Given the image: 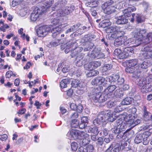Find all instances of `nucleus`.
<instances>
[{"label": "nucleus", "mask_w": 152, "mask_h": 152, "mask_svg": "<svg viewBox=\"0 0 152 152\" xmlns=\"http://www.w3.org/2000/svg\"><path fill=\"white\" fill-rule=\"evenodd\" d=\"M67 2L66 0H58L55 3L54 9H56L57 15L53 14V16L56 15L57 17L65 16L69 15L75 10L73 5H68L66 6Z\"/></svg>", "instance_id": "1"}, {"label": "nucleus", "mask_w": 152, "mask_h": 152, "mask_svg": "<svg viewBox=\"0 0 152 152\" xmlns=\"http://www.w3.org/2000/svg\"><path fill=\"white\" fill-rule=\"evenodd\" d=\"M106 31L108 35V38L111 40H113L124 34V31L119 27L117 26L108 27L106 29Z\"/></svg>", "instance_id": "2"}, {"label": "nucleus", "mask_w": 152, "mask_h": 152, "mask_svg": "<svg viewBox=\"0 0 152 152\" xmlns=\"http://www.w3.org/2000/svg\"><path fill=\"white\" fill-rule=\"evenodd\" d=\"M148 133L143 132L138 133L134 139V142L136 144H138L142 142L143 141V145H147L149 141L148 139Z\"/></svg>", "instance_id": "3"}, {"label": "nucleus", "mask_w": 152, "mask_h": 152, "mask_svg": "<svg viewBox=\"0 0 152 152\" xmlns=\"http://www.w3.org/2000/svg\"><path fill=\"white\" fill-rule=\"evenodd\" d=\"M145 80L140 79L138 82L139 88L141 92L143 93H146L152 91V83H146Z\"/></svg>", "instance_id": "4"}, {"label": "nucleus", "mask_w": 152, "mask_h": 152, "mask_svg": "<svg viewBox=\"0 0 152 152\" xmlns=\"http://www.w3.org/2000/svg\"><path fill=\"white\" fill-rule=\"evenodd\" d=\"M150 45H145L142 49L141 56L144 59H152V50Z\"/></svg>", "instance_id": "5"}, {"label": "nucleus", "mask_w": 152, "mask_h": 152, "mask_svg": "<svg viewBox=\"0 0 152 152\" xmlns=\"http://www.w3.org/2000/svg\"><path fill=\"white\" fill-rule=\"evenodd\" d=\"M107 95L102 94L100 92L94 94L91 98V100L95 102L101 103L105 102L108 97Z\"/></svg>", "instance_id": "6"}, {"label": "nucleus", "mask_w": 152, "mask_h": 152, "mask_svg": "<svg viewBox=\"0 0 152 152\" xmlns=\"http://www.w3.org/2000/svg\"><path fill=\"white\" fill-rule=\"evenodd\" d=\"M77 43L74 42L70 43V48H71V56L72 58L75 57L83 50V48L81 47H77Z\"/></svg>", "instance_id": "7"}, {"label": "nucleus", "mask_w": 152, "mask_h": 152, "mask_svg": "<svg viewBox=\"0 0 152 152\" xmlns=\"http://www.w3.org/2000/svg\"><path fill=\"white\" fill-rule=\"evenodd\" d=\"M105 114V112H100L98 114L97 118L93 121L94 125L97 126L100 123H102L103 126H104L107 123V121L105 119L106 118Z\"/></svg>", "instance_id": "8"}, {"label": "nucleus", "mask_w": 152, "mask_h": 152, "mask_svg": "<svg viewBox=\"0 0 152 152\" xmlns=\"http://www.w3.org/2000/svg\"><path fill=\"white\" fill-rule=\"evenodd\" d=\"M91 40V38L90 36H88V35H85L80 40V42L83 45H89V46L88 47H86V48L84 49L85 51L90 50L93 47V44L89 42Z\"/></svg>", "instance_id": "9"}, {"label": "nucleus", "mask_w": 152, "mask_h": 152, "mask_svg": "<svg viewBox=\"0 0 152 152\" xmlns=\"http://www.w3.org/2000/svg\"><path fill=\"white\" fill-rule=\"evenodd\" d=\"M88 59V56H85L84 54L82 53L79 54L76 58V65L78 66H80L86 62Z\"/></svg>", "instance_id": "10"}, {"label": "nucleus", "mask_w": 152, "mask_h": 152, "mask_svg": "<svg viewBox=\"0 0 152 152\" xmlns=\"http://www.w3.org/2000/svg\"><path fill=\"white\" fill-rule=\"evenodd\" d=\"M91 83L93 85H102L105 86L108 83L107 81L105 80L104 77H96L93 79L91 82Z\"/></svg>", "instance_id": "11"}, {"label": "nucleus", "mask_w": 152, "mask_h": 152, "mask_svg": "<svg viewBox=\"0 0 152 152\" xmlns=\"http://www.w3.org/2000/svg\"><path fill=\"white\" fill-rule=\"evenodd\" d=\"M121 118H122L123 121H125L129 124L131 126L134 122V119H135V117L132 114L127 115L126 113H124L121 115Z\"/></svg>", "instance_id": "12"}, {"label": "nucleus", "mask_w": 152, "mask_h": 152, "mask_svg": "<svg viewBox=\"0 0 152 152\" xmlns=\"http://www.w3.org/2000/svg\"><path fill=\"white\" fill-rule=\"evenodd\" d=\"M42 13L43 12H42L40 9L37 7H36L31 15V20L33 21H35L39 17V15L42 14Z\"/></svg>", "instance_id": "13"}, {"label": "nucleus", "mask_w": 152, "mask_h": 152, "mask_svg": "<svg viewBox=\"0 0 152 152\" xmlns=\"http://www.w3.org/2000/svg\"><path fill=\"white\" fill-rule=\"evenodd\" d=\"M53 2V0H45L40 8L42 12H45L52 5Z\"/></svg>", "instance_id": "14"}, {"label": "nucleus", "mask_w": 152, "mask_h": 152, "mask_svg": "<svg viewBox=\"0 0 152 152\" xmlns=\"http://www.w3.org/2000/svg\"><path fill=\"white\" fill-rule=\"evenodd\" d=\"M116 23L118 25H124L128 23V20L124 16L121 15L115 18Z\"/></svg>", "instance_id": "15"}, {"label": "nucleus", "mask_w": 152, "mask_h": 152, "mask_svg": "<svg viewBox=\"0 0 152 152\" xmlns=\"http://www.w3.org/2000/svg\"><path fill=\"white\" fill-rule=\"evenodd\" d=\"M142 109L144 112L143 117L144 120L145 121H152V115L151 113L147 111L146 107L144 106Z\"/></svg>", "instance_id": "16"}, {"label": "nucleus", "mask_w": 152, "mask_h": 152, "mask_svg": "<svg viewBox=\"0 0 152 152\" xmlns=\"http://www.w3.org/2000/svg\"><path fill=\"white\" fill-rule=\"evenodd\" d=\"M105 113L106 118L105 120L107 121V123L108 121L113 122L115 120V116H114L112 111H107Z\"/></svg>", "instance_id": "17"}, {"label": "nucleus", "mask_w": 152, "mask_h": 152, "mask_svg": "<svg viewBox=\"0 0 152 152\" xmlns=\"http://www.w3.org/2000/svg\"><path fill=\"white\" fill-rule=\"evenodd\" d=\"M90 140L89 137V134H86V137L80 140L78 142L80 145L85 146L87 144H88L90 142Z\"/></svg>", "instance_id": "18"}, {"label": "nucleus", "mask_w": 152, "mask_h": 152, "mask_svg": "<svg viewBox=\"0 0 152 152\" xmlns=\"http://www.w3.org/2000/svg\"><path fill=\"white\" fill-rule=\"evenodd\" d=\"M116 123L119 129L121 130V132L123 131V129H125L126 127V125L124 122H123L122 118H120L117 120L116 121Z\"/></svg>", "instance_id": "19"}, {"label": "nucleus", "mask_w": 152, "mask_h": 152, "mask_svg": "<svg viewBox=\"0 0 152 152\" xmlns=\"http://www.w3.org/2000/svg\"><path fill=\"white\" fill-rule=\"evenodd\" d=\"M137 31V29L134 31L133 32V35L134 36V37L135 38L137 39L140 42V44H142L141 42H144V39H143L142 36L141 35L140 32H137V34H136L135 32Z\"/></svg>", "instance_id": "20"}, {"label": "nucleus", "mask_w": 152, "mask_h": 152, "mask_svg": "<svg viewBox=\"0 0 152 152\" xmlns=\"http://www.w3.org/2000/svg\"><path fill=\"white\" fill-rule=\"evenodd\" d=\"M85 131L86 132H90L94 134H98L99 132L98 127H94L93 128L88 126L85 128Z\"/></svg>", "instance_id": "21"}, {"label": "nucleus", "mask_w": 152, "mask_h": 152, "mask_svg": "<svg viewBox=\"0 0 152 152\" xmlns=\"http://www.w3.org/2000/svg\"><path fill=\"white\" fill-rule=\"evenodd\" d=\"M71 81L69 79H66L62 80L60 83V86L62 88H66L69 86Z\"/></svg>", "instance_id": "22"}, {"label": "nucleus", "mask_w": 152, "mask_h": 152, "mask_svg": "<svg viewBox=\"0 0 152 152\" xmlns=\"http://www.w3.org/2000/svg\"><path fill=\"white\" fill-rule=\"evenodd\" d=\"M78 131L75 130H72L69 133L67 134L69 135L70 139H77V134Z\"/></svg>", "instance_id": "23"}, {"label": "nucleus", "mask_w": 152, "mask_h": 152, "mask_svg": "<svg viewBox=\"0 0 152 152\" xmlns=\"http://www.w3.org/2000/svg\"><path fill=\"white\" fill-rule=\"evenodd\" d=\"M116 87L114 85H111L105 89V91L107 92V96H112L113 92L116 88Z\"/></svg>", "instance_id": "24"}, {"label": "nucleus", "mask_w": 152, "mask_h": 152, "mask_svg": "<svg viewBox=\"0 0 152 152\" xmlns=\"http://www.w3.org/2000/svg\"><path fill=\"white\" fill-rule=\"evenodd\" d=\"M61 26H59L58 27L53 28L51 30V32L53 34L52 36L55 37L57 34H59L62 30Z\"/></svg>", "instance_id": "25"}, {"label": "nucleus", "mask_w": 152, "mask_h": 152, "mask_svg": "<svg viewBox=\"0 0 152 152\" xmlns=\"http://www.w3.org/2000/svg\"><path fill=\"white\" fill-rule=\"evenodd\" d=\"M118 75H113V76H109L107 77V80L110 83L115 82L117 81V79L118 78Z\"/></svg>", "instance_id": "26"}, {"label": "nucleus", "mask_w": 152, "mask_h": 152, "mask_svg": "<svg viewBox=\"0 0 152 152\" xmlns=\"http://www.w3.org/2000/svg\"><path fill=\"white\" fill-rule=\"evenodd\" d=\"M133 99L130 97L126 98L121 102L123 105H128L130 104L133 101Z\"/></svg>", "instance_id": "27"}, {"label": "nucleus", "mask_w": 152, "mask_h": 152, "mask_svg": "<svg viewBox=\"0 0 152 152\" xmlns=\"http://www.w3.org/2000/svg\"><path fill=\"white\" fill-rule=\"evenodd\" d=\"M139 66V67H140ZM141 71L140 69L138 68V69L136 68V69L133 74L132 77L135 78H139L141 76Z\"/></svg>", "instance_id": "28"}, {"label": "nucleus", "mask_w": 152, "mask_h": 152, "mask_svg": "<svg viewBox=\"0 0 152 152\" xmlns=\"http://www.w3.org/2000/svg\"><path fill=\"white\" fill-rule=\"evenodd\" d=\"M113 94V95L115 97L120 98L123 96L124 92L121 89H117Z\"/></svg>", "instance_id": "29"}, {"label": "nucleus", "mask_w": 152, "mask_h": 152, "mask_svg": "<svg viewBox=\"0 0 152 152\" xmlns=\"http://www.w3.org/2000/svg\"><path fill=\"white\" fill-rule=\"evenodd\" d=\"M121 37H118L115 39L114 44L115 45L119 46L123 44V37L121 38Z\"/></svg>", "instance_id": "30"}, {"label": "nucleus", "mask_w": 152, "mask_h": 152, "mask_svg": "<svg viewBox=\"0 0 152 152\" xmlns=\"http://www.w3.org/2000/svg\"><path fill=\"white\" fill-rule=\"evenodd\" d=\"M44 29L43 27H39L37 31V35L39 37H44L46 35Z\"/></svg>", "instance_id": "31"}, {"label": "nucleus", "mask_w": 152, "mask_h": 152, "mask_svg": "<svg viewBox=\"0 0 152 152\" xmlns=\"http://www.w3.org/2000/svg\"><path fill=\"white\" fill-rule=\"evenodd\" d=\"M111 24V22L108 19H105L102 20L101 23V26L102 28H105Z\"/></svg>", "instance_id": "32"}, {"label": "nucleus", "mask_w": 152, "mask_h": 152, "mask_svg": "<svg viewBox=\"0 0 152 152\" xmlns=\"http://www.w3.org/2000/svg\"><path fill=\"white\" fill-rule=\"evenodd\" d=\"M113 3V1L112 0H110L105 2L103 4H102V7L104 10L106 9L107 7H110V5H111Z\"/></svg>", "instance_id": "33"}, {"label": "nucleus", "mask_w": 152, "mask_h": 152, "mask_svg": "<svg viewBox=\"0 0 152 152\" xmlns=\"http://www.w3.org/2000/svg\"><path fill=\"white\" fill-rule=\"evenodd\" d=\"M60 41L61 40L56 39L50 42V44L51 46L56 47L62 43V42Z\"/></svg>", "instance_id": "34"}, {"label": "nucleus", "mask_w": 152, "mask_h": 152, "mask_svg": "<svg viewBox=\"0 0 152 152\" xmlns=\"http://www.w3.org/2000/svg\"><path fill=\"white\" fill-rule=\"evenodd\" d=\"M115 7L110 5V7H107L106 9L104 10V11L105 14L109 15L114 12Z\"/></svg>", "instance_id": "35"}, {"label": "nucleus", "mask_w": 152, "mask_h": 152, "mask_svg": "<svg viewBox=\"0 0 152 152\" xmlns=\"http://www.w3.org/2000/svg\"><path fill=\"white\" fill-rule=\"evenodd\" d=\"M89 72L86 74V76L88 77L94 76L99 74V72L96 70H90Z\"/></svg>", "instance_id": "36"}, {"label": "nucleus", "mask_w": 152, "mask_h": 152, "mask_svg": "<svg viewBox=\"0 0 152 152\" xmlns=\"http://www.w3.org/2000/svg\"><path fill=\"white\" fill-rule=\"evenodd\" d=\"M144 41V43H145L146 44H148L152 41V33L148 34L146 38L145 37Z\"/></svg>", "instance_id": "37"}, {"label": "nucleus", "mask_w": 152, "mask_h": 152, "mask_svg": "<svg viewBox=\"0 0 152 152\" xmlns=\"http://www.w3.org/2000/svg\"><path fill=\"white\" fill-rule=\"evenodd\" d=\"M137 59H132L128 61V65L129 66L134 67L137 65Z\"/></svg>", "instance_id": "38"}, {"label": "nucleus", "mask_w": 152, "mask_h": 152, "mask_svg": "<svg viewBox=\"0 0 152 152\" xmlns=\"http://www.w3.org/2000/svg\"><path fill=\"white\" fill-rule=\"evenodd\" d=\"M136 21L138 23H141L143 22L145 19L140 14H137L136 16Z\"/></svg>", "instance_id": "39"}, {"label": "nucleus", "mask_w": 152, "mask_h": 152, "mask_svg": "<svg viewBox=\"0 0 152 152\" xmlns=\"http://www.w3.org/2000/svg\"><path fill=\"white\" fill-rule=\"evenodd\" d=\"M79 121L76 119L72 120L71 124V126L72 128H78L79 126Z\"/></svg>", "instance_id": "40"}, {"label": "nucleus", "mask_w": 152, "mask_h": 152, "mask_svg": "<svg viewBox=\"0 0 152 152\" xmlns=\"http://www.w3.org/2000/svg\"><path fill=\"white\" fill-rule=\"evenodd\" d=\"M124 51L126 53L128 54V56L131 55L134 53L133 49L131 47H127L124 49Z\"/></svg>", "instance_id": "41"}, {"label": "nucleus", "mask_w": 152, "mask_h": 152, "mask_svg": "<svg viewBox=\"0 0 152 152\" xmlns=\"http://www.w3.org/2000/svg\"><path fill=\"white\" fill-rule=\"evenodd\" d=\"M112 125H113V127H112L111 130L113 133L115 134H117L118 133H119L120 132H121V130L119 129L117 125V124H115V126H114V125L113 124Z\"/></svg>", "instance_id": "42"}, {"label": "nucleus", "mask_w": 152, "mask_h": 152, "mask_svg": "<svg viewBox=\"0 0 152 152\" xmlns=\"http://www.w3.org/2000/svg\"><path fill=\"white\" fill-rule=\"evenodd\" d=\"M91 64V62L85 64L84 65L85 69L88 70H92L93 69Z\"/></svg>", "instance_id": "43"}, {"label": "nucleus", "mask_w": 152, "mask_h": 152, "mask_svg": "<svg viewBox=\"0 0 152 152\" xmlns=\"http://www.w3.org/2000/svg\"><path fill=\"white\" fill-rule=\"evenodd\" d=\"M77 139L80 140L86 137V134H88L83 132H78L77 134Z\"/></svg>", "instance_id": "44"}, {"label": "nucleus", "mask_w": 152, "mask_h": 152, "mask_svg": "<svg viewBox=\"0 0 152 152\" xmlns=\"http://www.w3.org/2000/svg\"><path fill=\"white\" fill-rule=\"evenodd\" d=\"M91 64L93 69H94L97 68L98 67L100 66L101 65V63L100 62L96 61H91Z\"/></svg>", "instance_id": "45"}, {"label": "nucleus", "mask_w": 152, "mask_h": 152, "mask_svg": "<svg viewBox=\"0 0 152 152\" xmlns=\"http://www.w3.org/2000/svg\"><path fill=\"white\" fill-rule=\"evenodd\" d=\"M134 67L130 66L126 67L125 69L126 72L128 73H132L134 72L135 69Z\"/></svg>", "instance_id": "46"}, {"label": "nucleus", "mask_w": 152, "mask_h": 152, "mask_svg": "<svg viewBox=\"0 0 152 152\" xmlns=\"http://www.w3.org/2000/svg\"><path fill=\"white\" fill-rule=\"evenodd\" d=\"M123 15H122L124 16V17H129L131 16V12L130 11H129L128 8L123 10Z\"/></svg>", "instance_id": "47"}, {"label": "nucleus", "mask_w": 152, "mask_h": 152, "mask_svg": "<svg viewBox=\"0 0 152 152\" xmlns=\"http://www.w3.org/2000/svg\"><path fill=\"white\" fill-rule=\"evenodd\" d=\"M121 143H117L114 146V152H119L121 149Z\"/></svg>", "instance_id": "48"}, {"label": "nucleus", "mask_w": 152, "mask_h": 152, "mask_svg": "<svg viewBox=\"0 0 152 152\" xmlns=\"http://www.w3.org/2000/svg\"><path fill=\"white\" fill-rule=\"evenodd\" d=\"M140 32V33L139 34H140L142 36V38L143 39H144V34H145L146 32V30L145 29H141L140 28H137V31L135 32V33H137V32ZM137 34V33H136Z\"/></svg>", "instance_id": "49"}, {"label": "nucleus", "mask_w": 152, "mask_h": 152, "mask_svg": "<svg viewBox=\"0 0 152 152\" xmlns=\"http://www.w3.org/2000/svg\"><path fill=\"white\" fill-rule=\"evenodd\" d=\"M129 56L128 54L126 53L124 50L122 52H121V54L119 55V58L120 59L126 58H127Z\"/></svg>", "instance_id": "50"}, {"label": "nucleus", "mask_w": 152, "mask_h": 152, "mask_svg": "<svg viewBox=\"0 0 152 152\" xmlns=\"http://www.w3.org/2000/svg\"><path fill=\"white\" fill-rule=\"evenodd\" d=\"M112 68V65L111 64H105L103 68V70L104 71H106L107 70H110Z\"/></svg>", "instance_id": "51"}, {"label": "nucleus", "mask_w": 152, "mask_h": 152, "mask_svg": "<svg viewBox=\"0 0 152 152\" xmlns=\"http://www.w3.org/2000/svg\"><path fill=\"white\" fill-rule=\"evenodd\" d=\"M78 81L77 80H73L71 84L72 88H78Z\"/></svg>", "instance_id": "52"}, {"label": "nucleus", "mask_w": 152, "mask_h": 152, "mask_svg": "<svg viewBox=\"0 0 152 152\" xmlns=\"http://www.w3.org/2000/svg\"><path fill=\"white\" fill-rule=\"evenodd\" d=\"M86 5L88 7H93L97 6L98 3L96 1H94L91 3H87L86 4Z\"/></svg>", "instance_id": "53"}, {"label": "nucleus", "mask_w": 152, "mask_h": 152, "mask_svg": "<svg viewBox=\"0 0 152 152\" xmlns=\"http://www.w3.org/2000/svg\"><path fill=\"white\" fill-rule=\"evenodd\" d=\"M142 5L143 7L144 8V13L147 12L148 10V3L144 1L142 2Z\"/></svg>", "instance_id": "54"}, {"label": "nucleus", "mask_w": 152, "mask_h": 152, "mask_svg": "<svg viewBox=\"0 0 152 152\" xmlns=\"http://www.w3.org/2000/svg\"><path fill=\"white\" fill-rule=\"evenodd\" d=\"M149 66V64H148L147 61H145L143 62L140 65L141 68L142 69H145L147 68Z\"/></svg>", "instance_id": "55"}, {"label": "nucleus", "mask_w": 152, "mask_h": 152, "mask_svg": "<svg viewBox=\"0 0 152 152\" xmlns=\"http://www.w3.org/2000/svg\"><path fill=\"white\" fill-rule=\"evenodd\" d=\"M134 122L133 123V124H132L131 126L133 127L134 126L139 124H140L142 121V119L141 118L137 119L136 120L134 119Z\"/></svg>", "instance_id": "56"}, {"label": "nucleus", "mask_w": 152, "mask_h": 152, "mask_svg": "<svg viewBox=\"0 0 152 152\" xmlns=\"http://www.w3.org/2000/svg\"><path fill=\"white\" fill-rule=\"evenodd\" d=\"M145 129H148V131H146L145 132L148 133V137L151 135V133H152V126H146L145 128H144Z\"/></svg>", "instance_id": "57"}, {"label": "nucleus", "mask_w": 152, "mask_h": 152, "mask_svg": "<svg viewBox=\"0 0 152 152\" xmlns=\"http://www.w3.org/2000/svg\"><path fill=\"white\" fill-rule=\"evenodd\" d=\"M71 147L72 150L76 151L78 148L77 143L75 142H73L71 144Z\"/></svg>", "instance_id": "58"}, {"label": "nucleus", "mask_w": 152, "mask_h": 152, "mask_svg": "<svg viewBox=\"0 0 152 152\" xmlns=\"http://www.w3.org/2000/svg\"><path fill=\"white\" fill-rule=\"evenodd\" d=\"M86 149L87 151V152L88 151L89 152H92L94 150V147L92 145H89L86 147Z\"/></svg>", "instance_id": "59"}, {"label": "nucleus", "mask_w": 152, "mask_h": 152, "mask_svg": "<svg viewBox=\"0 0 152 152\" xmlns=\"http://www.w3.org/2000/svg\"><path fill=\"white\" fill-rule=\"evenodd\" d=\"M129 39V43H130V45L131 44H136L139 41L138 40H137V39L135 38L134 37V38Z\"/></svg>", "instance_id": "60"}, {"label": "nucleus", "mask_w": 152, "mask_h": 152, "mask_svg": "<svg viewBox=\"0 0 152 152\" xmlns=\"http://www.w3.org/2000/svg\"><path fill=\"white\" fill-rule=\"evenodd\" d=\"M86 125H87L86 123H83L81 122L80 124H79V126L78 128H79L81 129H83L84 128L85 130V128L87 127L86 126Z\"/></svg>", "instance_id": "61"}, {"label": "nucleus", "mask_w": 152, "mask_h": 152, "mask_svg": "<svg viewBox=\"0 0 152 152\" xmlns=\"http://www.w3.org/2000/svg\"><path fill=\"white\" fill-rule=\"evenodd\" d=\"M97 142L96 143L97 145H102L104 142L103 139L101 137H99L97 139Z\"/></svg>", "instance_id": "62"}, {"label": "nucleus", "mask_w": 152, "mask_h": 152, "mask_svg": "<svg viewBox=\"0 0 152 152\" xmlns=\"http://www.w3.org/2000/svg\"><path fill=\"white\" fill-rule=\"evenodd\" d=\"M121 49H115L114 52V54L115 55L117 56L119 58V55L121 54Z\"/></svg>", "instance_id": "63"}, {"label": "nucleus", "mask_w": 152, "mask_h": 152, "mask_svg": "<svg viewBox=\"0 0 152 152\" xmlns=\"http://www.w3.org/2000/svg\"><path fill=\"white\" fill-rule=\"evenodd\" d=\"M115 102L113 101H109L107 104V106L109 108H111L115 105Z\"/></svg>", "instance_id": "64"}]
</instances>
